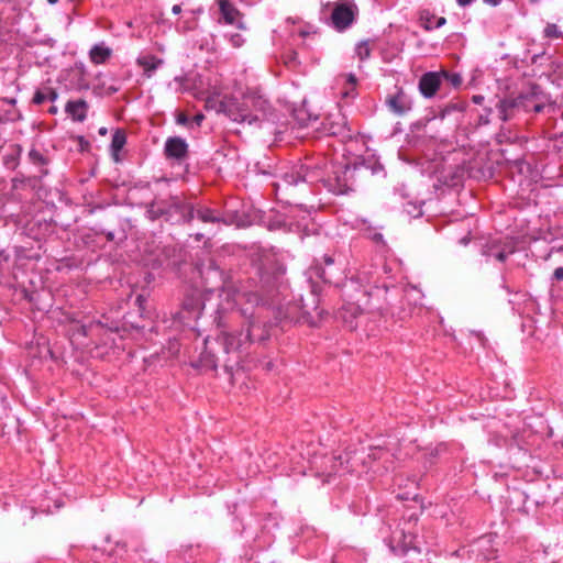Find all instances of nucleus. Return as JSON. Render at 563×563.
<instances>
[{
    "mask_svg": "<svg viewBox=\"0 0 563 563\" xmlns=\"http://www.w3.org/2000/svg\"><path fill=\"white\" fill-rule=\"evenodd\" d=\"M258 284L242 286L236 292L235 301L250 303L256 310L249 313L247 308L241 312L247 320L245 331H222L216 339L205 340V351L191 365L201 371H216L222 365L232 375L243 361L244 353L252 343L263 342L269 336L273 325L266 321L269 309L274 310L277 321L301 322L310 316L309 307L299 300H288L291 296L285 271L273 272L258 269Z\"/></svg>",
    "mask_w": 563,
    "mask_h": 563,
    "instance_id": "1",
    "label": "nucleus"
},
{
    "mask_svg": "<svg viewBox=\"0 0 563 563\" xmlns=\"http://www.w3.org/2000/svg\"><path fill=\"white\" fill-rule=\"evenodd\" d=\"M220 111L234 122L260 125L269 120L272 106L262 96L249 93L224 99L220 102Z\"/></svg>",
    "mask_w": 563,
    "mask_h": 563,
    "instance_id": "2",
    "label": "nucleus"
},
{
    "mask_svg": "<svg viewBox=\"0 0 563 563\" xmlns=\"http://www.w3.org/2000/svg\"><path fill=\"white\" fill-rule=\"evenodd\" d=\"M385 543L395 554L407 556L408 560L405 563H413L410 560L416 559L426 550L421 547L417 536L399 526L388 538H385Z\"/></svg>",
    "mask_w": 563,
    "mask_h": 563,
    "instance_id": "3",
    "label": "nucleus"
},
{
    "mask_svg": "<svg viewBox=\"0 0 563 563\" xmlns=\"http://www.w3.org/2000/svg\"><path fill=\"white\" fill-rule=\"evenodd\" d=\"M323 172L318 165L301 164L291 167L290 170L284 173L280 180L275 184L276 195L282 190H287L299 183L314 184L322 181L324 184Z\"/></svg>",
    "mask_w": 563,
    "mask_h": 563,
    "instance_id": "4",
    "label": "nucleus"
},
{
    "mask_svg": "<svg viewBox=\"0 0 563 563\" xmlns=\"http://www.w3.org/2000/svg\"><path fill=\"white\" fill-rule=\"evenodd\" d=\"M356 165L335 164L324 179V187L334 195H345L352 191L355 186Z\"/></svg>",
    "mask_w": 563,
    "mask_h": 563,
    "instance_id": "5",
    "label": "nucleus"
},
{
    "mask_svg": "<svg viewBox=\"0 0 563 563\" xmlns=\"http://www.w3.org/2000/svg\"><path fill=\"white\" fill-rule=\"evenodd\" d=\"M163 209H165V219L174 222L190 223L195 219V207L183 201L178 196H169L163 199Z\"/></svg>",
    "mask_w": 563,
    "mask_h": 563,
    "instance_id": "6",
    "label": "nucleus"
},
{
    "mask_svg": "<svg viewBox=\"0 0 563 563\" xmlns=\"http://www.w3.org/2000/svg\"><path fill=\"white\" fill-rule=\"evenodd\" d=\"M517 251V242L511 238L494 239L482 246V255L487 260L504 263L507 257Z\"/></svg>",
    "mask_w": 563,
    "mask_h": 563,
    "instance_id": "7",
    "label": "nucleus"
},
{
    "mask_svg": "<svg viewBox=\"0 0 563 563\" xmlns=\"http://www.w3.org/2000/svg\"><path fill=\"white\" fill-rule=\"evenodd\" d=\"M357 14L358 8L354 0L338 3L330 16L331 24L336 31L342 32L354 23Z\"/></svg>",
    "mask_w": 563,
    "mask_h": 563,
    "instance_id": "8",
    "label": "nucleus"
},
{
    "mask_svg": "<svg viewBox=\"0 0 563 563\" xmlns=\"http://www.w3.org/2000/svg\"><path fill=\"white\" fill-rule=\"evenodd\" d=\"M340 273L341 268L336 265L334 257L328 254L309 267L310 277L317 276L329 284H338Z\"/></svg>",
    "mask_w": 563,
    "mask_h": 563,
    "instance_id": "9",
    "label": "nucleus"
},
{
    "mask_svg": "<svg viewBox=\"0 0 563 563\" xmlns=\"http://www.w3.org/2000/svg\"><path fill=\"white\" fill-rule=\"evenodd\" d=\"M203 308L205 303L201 294L198 290H192L185 296L181 310L178 312V318L183 323L197 320L200 318Z\"/></svg>",
    "mask_w": 563,
    "mask_h": 563,
    "instance_id": "10",
    "label": "nucleus"
},
{
    "mask_svg": "<svg viewBox=\"0 0 563 563\" xmlns=\"http://www.w3.org/2000/svg\"><path fill=\"white\" fill-rule=\"evenodd\" d=\"M220 19L219 23L233 25L239 30L245 31L247 29L244 22V14L232 3L230 0H216Z\"/></svg>",
    "mask_w": 563,
    "mask_h": 563,
    "instance_id": "11",
    "label": "nucleus"
},
{
    "mask_svg": "<svg viewBox=\"0 0 563 563\" xmlns=\"http://www.w3.org/2000/svg\"><path fill=\"white\" fill-rule=\"evenodd\" d=\"M323 130L332 136H338L342 141L352 139V130L349 126L347 119L341 112L329 114L323 122Z\"/></svg>",
    "mask_w": 563,
    "mask_h": 563,
    "instance_id": "12",
    "label": "nucleus"
},
{
    "mask_svg": "<svg viewBox=\"0 0 563 563\" xmlns=\"http://www.w3.org/2000/svg\"><path fill=\"white\" fill-rule=\"evenodd\" d=\"M386 106L393 113L401 117L412 109V99L402 88L396 87V91L387 96Z\"/></svg>",
    "mask_w": 563,
    "mask_h": 563,
    "instance_id": "13",
    "label": "nucleus"
},
{
    "mask_svg": "<svg viewBox=\"0 0 563 563\" xmlns=\"http://www.w3.org/2000/svg\"><path fill=\"white\" fill-rule=\"evenodd\" d=\"M164 154L167 159H173L178 163L183 162L188 156V144L186 140L180 136H169L164 144Z\"/></svg>",
    "mask_w": 563,
    "mask_h": 563,
    "instance_id": "14",
    "label": "nucleus"
},
{
    "mask_svg": "<svg viewBox=\"0 0 563 563\" xmlns=\"http://www.w3.org/2000/svg\"><path fill=\"white\" fill-rule=\"evenodd\" d=\"M441 85V74L428 71L419 79V90L424 98H432Z\"/></svg>",
    "mask_w": 563,
    "mask_h": 563,
    "instance_id": "15",
    "label": "nucleus"
},
{
    "mask_svg": "<svg viewBox=\"0 0 563 563\" xmlns=\"http://www.w3.org/2000/svg\"><path fill=\"white\" fill-rule=\"evenodd\" d=\"M527 101H528V98L522 95H520L516 98H506L504 100H500L499 104H498L500 119L503 121H507L512 117L514 111L516 109L528 108V106L526 103Z\"/></svg>",
    "mask_w": 563,
    "mask_h": 563,
    "instance_id": "16",
    "label": "nucleus"
},
{
    "mask_svg": "<svg viewBox=\"0 0 563 563\" xmlns=\"http://www.w3.org/2000/svg\"><path fill=\"white\" fill-rule=\"evenodd\" d=\"M325 462L330 463L331 465L330 470L322 472V476L324 477L323 483H330L332 476L339 475L342 472L353 471V464H351L350 457L345 460L346 465L343 463L342 455L327 457Z\"/></svg>",
    "mask_w": 563,
    "mask_h": 563,
    "instance_id": "17",
    "label": "nucleus"
},
{
    "mask_svg": "<svg viewBox=\"0 0 563 563\" xmlns=\"http://www.w3.org/2000/svg\"><path fill=\"white\" fill-rule=\"evenodd\" d=\"M65 112L77 122H84L87 118L88 103L84 99L70 100L65 106Z\"/></svg>",
    "mask_w": 563,
    "mask_h": 563,
    "instance_id": "18",
    "label": "nucleus"
},
{
    "mask_svg": "<svg viewBox=\"0 0 563 563\" xmlns=\"http://www.w3.org/2000/svg\"><path fill=\"white\" fill-rule=\"evenodd\" d=\"M112 56V48L106 45L104 42L95 44L89 51L90 62L95 65L104 64Z\"/></svg>",
    "mask_w": 563,
    "mask_h": 563,
    "instance_id": "19",
    "label": "nucleus"
},
{
    "mask_svg": "<svg viewBox=\"0 0 563 563\" xmlns=\"http://www.w3.org/2000/svg\"><path fill=\"white\" fill-rule=\"evenodd\" d=\"M195 218H197L203 223L228 224V222L222 218V216L218 211L208 207H199L197 209L195 208Z\"/></svg>",
    "mask_w": 563,
    "mask_h": 563,
    "instance_id": "20",
    "label": "nucleus"
},
{
    "mask_svg": "<svg viewBox=\"0 0 563 563\" xmlns=\"http://www.w3.org/2000/svg\"><path fill=\"white\" fill-rule=\"evenodd\" d=\"M27 157L33 165L40 167V177H45L48 175L49 172L46 168V166L48 165L49 159L47 156H45L41 151L36 150L35 147H32L29 151Z\"/></svg>",
    "mask_w": 563,
    "mask_h": 563,
    "instance_id": "21",
    "label": "nucleus"
},
{
    "mask_svg": "<svg viewBox=\"0 0 563 563\" xmlns=\"http://www.w3.org/2000/svg\"><path fill=\"white\" fill-rule=\"evenodd\" d=\"M136 62L137 65L143 68L146 77H151L153 73L163 64V60L154 55L141 56Z\"/></svg>",
    "mask_w": 563,
    "mask_h": 563,
    "instance_id": "22",
    "label": "nucleus"
},
{
    "mask_svg": "<svg viewBox=\"0 0 563 563\" xmlns=\"http://www.w3.org/2000/svg\"><path fill=\"white\" fill-rule=\"evenodd\" d=\"M126 143V134L122 129H117L111 139L110 150L113 156L118 157L119 152L124 147Z\"/></svg>",
    "mask_w": 563,
    "mask_h": 563,
    "instance_id": "23",
    "label": "nucleus"
},
{
    "mask_svg": "<svg viewBox=\"0 0 563 563\" xmlns=\"http://www.w3.org/2000/svg\"><path fill=\"white\" fill-rule=\"evenodd\" d=\"M22 151H23V148L20 144L12 145L11 153L7 154L3 157L4 166L7 168L14 169L19 165Z\"/></svg>",
    "mask_w": 563,
    "mask_h": 563,
    "instance_id": "24",
    "label": "nucleus"
},
{
    "mask_svg": "<svg viewBox=\"0 0 563 563\" xmlns=\"http://www.w3.org/2000/svg\"><path fill=\"white\" fill-rule=\"evenodd\" d=\"M146 213L150 219L156 220L166 214L165 209H163V199L155 198L151 203H148Z\"/></svg>",
    "mask_w": 563,
    "mask_h": 563,
    "instance_id": "25",
    "label": "nucleus"
},
{
    "mask_svg": "<svg viewBox=\"0 0 563 563\" xmlns=\"http://www.w3.org/2000/svg\"><path fill=\"white\" fill-rule=\"evenodd\" d=\"M355 227L362 231H368L369 238L375 242L383 241V234L375 231V228H373L369 222L365 219H356L355 220Z\"/></svg>",
    "mask_w": 563,
    "mask_h": 563,
    "instance_id": "26",
    "label": "nucleus"
},
{
    "mask_svg": "<svg viewBox=\"0 0 563 563\" xmlns=\"http://www.w3.org/2000/svg\"><path fill=\"white\" fill-rule=\"evenodd\" d=\"M389 456H390L389 452L386 449L379 448V446L373 448L371 450V452L368 453V459H371L373 461L382 460L384 462V467L386 470L389 468V466L385 465V463L389 461Z\"/></svg>",
    "mask_w": 563,
    "mask_h": 563,
    "instance_id": "27",
    "label": "nucleus"
},
{
    "mask_svg": "<svg viewBox=\"0 0 563 563\" xmlns=\"http://www.w3.org/2000/svg\"><path fill=\"white\" fill-rule=\"evenodd\" d=\"M355 54L361 62L366 60L371 56L369 41H361L355 46Z\"/></svg>",
    "mask_w": 563,
    "mask_h": 563,
    "instance_id": "28",
    "label": "nucleus"
},
{
    "mask_svg": "<svg viewBox=\"0 0 563 563\" xmlns=\"http://www.w3.org/2000/svg\"><path fill=\"white\" fill-rule=\"evenodd\" d=\"M74 74H76V76H77V84H76L75 88L77 90H88L90 86H89L88 80L86 79V69H85L84 65H81L80 67H77V69L74 70Z\"/></svg>",
    "mask_w": 563,
    "mask_h": 563,
    "instance_id": "29",
    "label": "nucleus"
},
{
    "mask_svg": "<svg viewBox=\"0 0 563 563\" xmlns=\"http://www.w3.org/2000/svg\"><path fill=\"white\" fill-rule=\"evenodd\" d=\"M20 118V112L16 108L4 107L0 110V123L8 121H15Z\"/></svg>",
    "mask_w": 563,
    "mask_h": 563,
    "instance_id": "30",
    "label": "nucleus"
},
{
    "mask_svg": "<svg viewBox=\"0 0 563 563\" xmlns=\"http://www.w3.org/2000/svg\"><path fill=\"white\" fill-rule=\"evenodd\" d=\"M544 37L548 38H560L562 36L561 29L554 23H548L543 30Z\"/></svg>",
    "mask_w": 563,
    "mask_h": 563,
    "instance_id": "31",
    "label": "nucleus"
},
{
    "mask_svg": "<svg viewBox=\"0 0 563 563\" xmlns=\"http://www.w3.org/2000/svg\"><path fill=\"white\" fill-rule=\"evenodd\" d=\"M441 79L444 78L453 87H459L462 84V77L456 73L441 71Z\"/></svg>",
    "mask_w": 563,
    "mask_h": 563,
    "instance_id": "32",
    "label": "nucleus"
},
{
    "mask_svg": "<svg viewBox=\"0 0 563 563\" xmlns=\"http://www.w3.org/2000/svg\"><path fill=\"white\" fill-rule=\"evenodd\" d=\"M446 23V19L444 16L434 18L433 15L431 19L427 20V24L424 25L426 30H433V29H440Z\"/></svg>",
    "mask_w": 563,
    "mask_h": 563,
    "instance_id": "33",
    "label": "nucleus"
},
{
    "mask_svg": "<svg viewBox=\"0 0 563 563\" xmlns=\"http://www.w3.org/2000/svg\"><path fill=\"white\" fill-rule=\"evenodd\" d=\"M405 211L408 213L411 218H418L422 216V208L421 205L409 202L405 207Z\"/></svg>",
    "mask_w": 563,
    "mask_h": 563,
    "instance_id": "34",
    "label": "nucleus"
},
{
    "mask_svg": "<svg viewBox=\"0 0 563 563\" xmlns=\"http://www.w3.org/2000/svg\"><path fill=\"white\" fill-rule=\"evenodd\" d=\"M230 42V44L234 47V48H240L244 45L245 43V38L239 34V33H231V34H228L225 35Z\"/></svg>",
    "mask_w": 563,
    "mask_h": 563,
    "instance_id": "35",
    "label": "nucleus"
},
{
    "mask_svg": "<svg viewBox=\"0 0 563 563\" xmlns=\"http://www.w3.org/2000/svg\"><path fill=\"white\" fill-rule=\"evenodd\" d=\"M45 92H46V87H44L42 89H37L33 96L32 102L34 104H42L45 101H47V97H46Z\"/></svg>",
    "mask_w": 563,
    "mask_h": 563,
    "instance_id": "36",
    "label": "nucleus"
},
{
    "mask_svg": "<svg viewBox=\"0 0 563 563\" xmlns=\"http://www.w3.org/2000/svg\"><path fill=\"white\" fill-rule=\"evenodd\" d=\"M386 292H387L386 285L375 286V287L371 288V290H367V289L364 290V295L376 296V297L385 296Z\"/></svg>",
    "mask_w": 563,
    "mask_h": 563,
    "instance_id": "37",
    "label": "nucleus"
},
{
    "mask_svg": "<svg viewBox=\"0 0 563 563\" xmlns=\"http://www.w3.org/2000/svg\"><path fill=\"white\" fill-rule=\"evenodd\" d=\"M15 99L10 98H1L0 99V110H3L4 107L15 108Z\"/></svg>",
    "mask_w": 563,
    "mask_h": 563,
    "instance_id": "38",
    "label": "nucleus"
},
{
    "mask_svg": "<svg viewBox=\"0 0 563 563\" xmlns=\"http://www.w3.org/2000/svg\"><path fill=\"white\" fill-rule=\"evenodd\" d=\"M45 93H46V97H47L48 101L54 102L58 98L57 91L54 88H52V87H46V92Z\"/></svg>",
    "mask_w": 563,
    "mask_h": 563,
    "instance_id": "39",
    "label": "nucleus"
},
{
    "mask_svg": "<svg viewBox=\"0 0 563 563\" xmlns=\"http://www.w3.org/2000/svg\"><path fill=\"white\" fill-rule=\"evenodd\" d=\"M205 120V115L202 113H198L196 115L192 117V119L190 120V126H200V124L202 123V121Z\"/></svg>",
    "mask_w": 563,
    "mask_h": 563,
    "instance_id": "40",
    "label": "nucleus"
},
{
    "mask_svg": "<svg viewBox=\"0 0 563 563\" xmlns=\"http://www.w3.org/2000/svg\"><path fill=\"white\" fill-rule=\"evenodd\" d=\"M552 279L560 282L563 279V267H556L553 272Z\"/></svg>",
    "mask_w": 563,
    "mask_h": 563,
    "instance_id": "41",
    "label": "nucleus"
},
{
    "mask_svg": "<svg viewBox=\"0 0 563 563\" xmlns=\"http://www.w3.org/2000/svg\"><path fill=\"white\" fill-rule=\"evenodd\" d=\"M176 121L178 124H183V125L189 124L190 125V120L185 113H179L177 115Z\"/></svg>",
    "mask_w": 563,
    "mask_h": 563,
    "instance_id": "42",
    "label": "nucleus"
},
{
    "mask_svg": "<svg viewBox=\"0 0 563 563\" xmlns=\"http://www.w3.org/2000/svg\"><path fill=\"white\" fill-rule=\"evenodd\" d=\"M346 86H350L352 88V92H354L356 87V77L353 74H350L347 76Z\"/></svg>",
    "mask_w": 563,
    "mask_h": 563,
    "instance_id": "43",
    "label": "nucleus"
},
{
    "mask_svg": "<svg viewBox=\"0 0 563 563\" xmlns=\"http://www.w3.org/2000/svg\"><path fill=\"white\" fill-rule=\"evenodd\" d=\"M343 98H354L356 96V89L354 92H352V88L350 86H346L345 89L342 91Z\"/></svg>",
    "mask_w": 563,
    "mask_h": 563,
    "instance_id": "44",
    "label": "nucleus"
},
{
    "mask_svg": "<svg viewBox=\"0 0 563 563\" xmlns=\"http://www.w3.org/2000/svg\"><path fill=\"white\" fill-rule=\"evenodd\" d=\"M456 109H457L456 104H449V106H446V107L443 109L441 117H442V118H444V117H445L448 113H450L452 110H456Z\"/></svg>",
    "mask_w": 563,
    "mask_h": 563,
    "instance_id": "45",
    "label": "nucleus"
},
{
    "mask_svg": "<svg viewBox=\"0 0 563 563\" xmlns=\"http://www.w3.org/2000/svg\"><path fill=\"white\" fill-rule=\"evenodd\" d=\"M460 7L471 5L475 0H455Z\"/></svg>",
    "mask_w": 563,
    "mask_h": 563,
    "instance_id": "46",
    "label": "nucleus"
},
{
    "mask_svg": "<svg viewBox=\"0 0 563 563\" xmlns=\"http://www.w3.org/2000/svg\"><path fill=\"white\" fill-rule=\"evenodd\" d=\"M310 219V212L308 210H303L302 221L305 222L302 225H307V221Z\"/></svg>",
    "mask_w": 563,
    "mask_h": 563,
    "instance_id": "47",
    "label": "nucleus"
},
{
    "mask_svg": "<svg viewBox=\"0 0 563 563\" xmlns=\"http://www.w3.org/2000/svg\"><path fill=\"white\" fill-rule=\"evenodd\" d=\"M483 1L487 4L496 7L500 3L501 0H483Z\"/></svg>",
    "mask_w": 563,
    "mask_h": 563,
    "instance_id": "48",
    "label": "nucleus"
},
{
    "mask_svg": "<svg viewBox=\"0 0 563 563\" xmlns=\"http://www.w3.org/2000/svg\"><path fill=\"white\" fill-rule=\"evenodd\" d=\"M180 11H181V8H180V5H178V4H175V5L172 8V12H173L174 14H178Z\"/></svg>",
    "mask_w": 563,
    "mask_h": 563,
    "instance_id": "49",
    "label": "nucleus"
},
{
    "mask_svg": "<svg viewBox=\"0 0 563 563\" xmlns=\"http://www.w3.org/2000/svg\"><path fill=\"white\" fill-rule=\"evenodd\" d=\"M484 97L483 96H474L473 97V101L477 104H479L482 101H483Z\"/></svg>",
    "mask_w": 563,
    "mask_h": 563,
    "instance_id": "50",
    "label": "nucleus"
},
{
    "mask_svg": "<svg viewBox=\"0 0 563 563\" xmlns=\"http://www.w3.org/2000/svg\"><path fill=\"white\" fill-rule=\"evenodd\" d=\"M543 110V106L542 104H534L533 106V111L534 112H541Z\"/></svg>",
    "mask_w": 563,
    "mask_h": 563,
    "instance_id": "51",
    "label": "nucleus"
},
{
    "mask_svg": "<svg viewBox=\"0 0 563 563\" xmlns=\"http://www.w3.org/2000/svg\"><path fill=\"white\" fill-rule=\"evenodd\" d=\"M98 132H99L100 135H106L108 133V130H107V128L102 126V128L99 129Z\"/></svg>",
    "mask_w": 563,
    "mask_h": 563,
    "instance_id": "52",
    "label": "nucleus"
},
{
    "mask_svg": "<svg viewBox=\"0 0 563 563\" xmlns=\"http://www.w3.org/2000/svg\"><path fill=\"white\" fill-rule=\"evenodd\" d=\"M460 242L462 244L466 245L470 242V239L465 236V238L461 239Z\"/></svg>",
    "mask_w": 563,
    "mask_h": 563,
    "instance_id": "53",
    "label": "nucleus"
},
{
    "mask_svg": "<svg viewBox=\"0 0 563 563\" xmlns=\"http://www.w3.org/2000/svg\"><path fill=\"white\" fill-rule=\"evenodd\" d=\"M202 238H203V234H201V233H197L196 234V240L197 241H200Z\"/></svg>",
    "mask_w": 563,
    "mask_h": 563,
    "instance_id": "54",
    "label": "nucleus"
},
{
    "mask_svg": "<svg viewBox=\"0 0 563 563\" xmlns=\"http://www.w3.org/2000/svg\"><path fill=\"white\" fill-rule=\"evenodd\" d=\"M49 112H51V113H56V112H57V108H56V107H54V106H53V107H51Z\"/></svg>",
    "mask_w": 563,
    "mask_h": 563,
    "instance_id": "55",
    "label": "nucleus"
},
{
    "mask_svg": "<svg viewBox=\"0 0 563 563\" xmlns=\"http://www.w3.org/2000/svg\"><path fill=\"white\" fill-rule=\"evenodd\" d=\"M47 2H48L49 4H55V3H57V2H58V0H47Z\"/></svg>",
    "mask_w": 563,
    "mask_h": 563,
    "instance_id": "56",
    "label": "nucleus"
},
{
    "mask_svg": "<svg viewBox=\"0 0 563 563\" xmlns=\"http://www.w3.org/2000/svg\"><path fill=\"white\" fill-rule=\"evenodd\" d=\"M311 296H312L313 303H316L317 297L313 294H311Z\"/></svg>",
    "mask_w": 563,
    "mask_h": 563,
    "instance_id": "57",
    "label": "nucleus"
},
{
    "mask_svg": "<svg viewBox=\"0 0 563 563\" xmlns=\"http://www.w3.org/2000/svg\"><path fill=\"white\" fill-rule=\"evenodd\" d=\"M341 2H349L350 0H340Z\"/></svg>",
    "mask_w": 563,
    "mask_h": 563,
    "instance_id": "58",
    "label": "nucleus"
}]
</instances>
